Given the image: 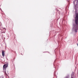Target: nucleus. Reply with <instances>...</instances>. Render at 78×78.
Returning a JSON list of instances; mask_svg holds the SVG:
<instances>
[{
	"label": "nucleus",
	"instance_id": "nucleus-1",
	"mask_svg": "<svg viewBox=\"0 0 78 78\" xmlns=\"http://www.w3.org/2000/svg\"><path fill=\"white\" fill-rule=\"evenodd\" d=\"M8 67V65L6 64H4L3 66V72L5 73L6 74V68Z\"/></svg>",
	"mask_w": 78,
	"mask_h": 78
},
{
	"label": "nucleus",
	"instance_id": "nucleus-2",
	"mask_svg": "<svg viewBox=\"0 0 78 78\" xmlns=\"http://www.w3.org/2000/svg\"><path fill=\"white\" fill-rule=\"evenodd\" d=\"M5 51L4 50H2V56H3V57H4V56H5Z\"/></svg>",
	"mask_w": 78,
	"mask_h": 78
},
{
	"label": "nucleus",
	"instance_id": "nucleus-3",
	"mask_svg": "<svg viewBox=\"0 0 78 78\" xmlns=\"http://www.w3.org/2000/svg\"><path fill=\"white\" fill-rule=\"evenodd\" d=\"M3 33H5V32H3V31H2L1 32V34H3Z\"/></svg>",
	"mask_w": 78,
	"mask_h": 78
},
{
	"label": "nucleus",
	"instance_id": "nucleus-4",
	"mask_svg": "<svg viewBox=\"0 0 78 78\" xmlns=\"http://www.w3.org/2000/svg\"><path fill=\"white\" fill-rule=\"evenodd\" d=\"M0 78H3V77H2V76H1V77H0Z\"/></svg>",
	"mask_w": 78,
	"mask_h": 78
},
{
	"label": "nucleus",
	"instance_id": "nucleus-5",
	"mask_svg": "<svg viewBox=\"0 0 78 78\" xmlns=\"http://www.w3.org/2000/svg\"><path fill=\"white\" fill-rule=\"evenodd\" d=\"M65 78H68V77L67 76H66L65 77Z\"/></svg>",
	"mask_w": 78,
	"mask_h": 78
},
{
	"label": "nucleus",
	"instance_id": "nucleus-6",
	"mask_svg": "<svg viewBox=\"0 0 78 78\" xmlns=\"http://www.w3.org/2000/svg\"><path fill=\"white\" fill-rule=\"evenodd\" d=\"M77 45L78 46V44H77Z\"/></svg>",
	"mask_w": 78,
	"mask_h": 78
},
{
	"label": "nucleus",
	"instance_id": "nucleus-7",
	"mask_svg": "<svg viewBox=\"0 0 78 78\" xmlns=\"http://www.w3.org/2000/svg\"><path fill=\"white\" fill-rule=\"evenodd\" d=\"M71 78H73V77H71Z\"/></svg>",
	"mask_w": 78,
	"mask_h": 78
}]
</instances>
